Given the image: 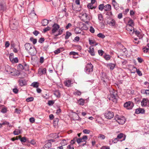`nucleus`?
I'll list each match as a JSON object with an SVG mask.
<instances>
[{"label": "nucleus", "instance_id": "obj_1", "mask_svg": "<svg viewBox=\"0 0 149 149\" xmlns=\"http://www.w3.org/2000/svg\"><path fill=\"white\" fill-rule=\"evenodd\" d=\"M60 26L56 24H54L52 26L51 34L53 35L55 37L62 34L63 29H60Z\"/></svg>", "mask_w": 149, "mask_h": 149}, {"label": "nucleus", "instance_id": "obj_2", "mask_svg": "<svg viewBox=\"0 0 149 149\" xmlns=\"http://www.w3.org/2000/svg\"><path fill=\"white\" fill-rule=\"evenodd\" d=\"M25 49L27 51L29 52V54L32 55H34L36 53L35 48L33 49L30 44L26 43L25 45Z\"/></svg>", "mask_w": 149, "mask_h": 149}, {"label": "nucleus", "instance_id": "obj_3", "mask_svg": "<svg viewBox=\"0 0 149 149\" xmlns=\"http://www.w3.org/2000/svg\"><path fill=\"white\" fill-rule=\"evenodd\" d=\"M116 96V92L113 91V92H112V93H111L110 95L108 96L107 97L109 100L112 101L114 103H116L117 101Z\"/></svg>", "mask_w": 149, "mask_h": 149}, {"label": "nucleus", "instance_id": "obj_4", "mask_svg": "<svg viewBox=\"0 0 149 149\" xmlns=\"http://www.w3.org/2000/svg\"><path fill=\"white\" fill-rule=\"evenodd\" d=\"M115 120L120 124H123L125 122V119L123 116L116 115L115 116Z\"/></svg>", "mask_w": 149, "mask_h": 149}, {"label": "nucleus", "instance_id": "obj_5", "mask_svg": "<svg viewBox=\"0 0 149 149\" xmlns=\"http://www.w3.org/2000/svg\"><path fill=\"white\" fill-rule=\"evenodd\" d=\"M93 65L91 63H89L87 64L85 68V70L87 74H89L93 71Z\"/></svg>", "mask_w": 149, "mask_h": 149}, {"label": "nucleus", "instance_id": "obj_6", "mask_svg": "<svg viewBox=\"0 0 149 149\" xmlns=\"http://www.w3.org/2000/svg\"><path fill=\"white\" fill-rule=\"evenodd\" d=\"M9 69L8 70L6 69V71L8 73V74H10L11 75L15 76L18 75H19L18 73H17V70L13 68H10L9 67Z\"/></svg>", "mask_w": 149, "mask_h": 149}, {"label": "nucleus", "instance_id": "obj_7", "mask_svg": "<svg viewBox=\"0 0 149 149\" xmlns=\"http://www.w3.org/2000/svg\"><path fill=\"white\" fill-rule=\"evenodd\" d=\"M134 106V104L132 102L129 101L125 102L124 105V107L128 109H131Z\"/></svg>", "mask_w": 149, "mask_h": 149}, {"label": "nucleus", "instance_id": "obj_8", "mask_svg": "<svg viewBox=\"0 0 149 149\" xmlns=\"http://www.w3.org/2000/svg\"><path fill=\"white\" fill-rule=\"evenodd\" d=\"M87 136H84L82 138H80L78 139H77V141L78 143H79L82 142H85V143H84L82 144V146H84L86 143V140H87Z\"/></svg>", "mask_w": 149, "mask_h": 149}, {"label": "nucleus", "instance_id": "obj_9", "mask_svg": "<svg viewBox=\"0 0 149 149\" xmlns=\"http://www.w3.org/2000/svg\"><path fill=\"white\" fill-rule=\"evenodd\" d=\"M126 28L127 30L130 32V34L132 35L134 33V29L133 27L130 25H127L126 26Z\"/></svg>", "mask_w": 149, "mask_h": 149}, {"label": "nucleus", "instance_id": "obj_10", "mask_svg": "<svg viewBox=\"0 0 149 149\" xmlns=\"http://www.w3.org/2000/svg\"><path fill=\"white\" fill-rule=\"evenodd\" d=\"M114 116L113 113L110 111H107L106 112L104 116L105 117L108 119H110L112 118Z\"/></svg>", "mask_w": 149, "mask_h": 149}, {"label": "nucleus", "instance_id": "obj_11", "mask_svg": "<svg viewBox=\"0 0 149 149\" xmlns=\"http://www.w3.org/2000/svg\"><path fill=\"white\" fill-rule=\"evenodd\" d=\"M148 102V100L147 99L143 98L141 102V105L142 106H146Z\"/></svg>", "mask_w": 149, "mask_h": 149}, {"label": "nucleus", "instance_id": "obj_12", "mask_svg": "<svg viewBox=\"0 0 149 149\" xmlns=\"http://www.w3.org/2000/svg\"><path fill=\"white\" fill-rule=\"evenodd\" d=\"M145 110L141 108L137 109L136 110L135 113L136 114H139L140 113H143L145 112Z\"/></svg>", "mask_w": 149, "mask_h": 149}, {"label": "nucleus", "instance_id": "obj_13", "mask_svg": "<svg viewBox=\"0 0 149 149\" xmlns=\"http://www.w3.org/2000/svg\"><path fill=\"white\" fill-rule=\"evenodd\" d=\"M72 84L73 83L72 82V81L70 80H66L64 82L65 86L68 87L71 86Z\"/></svg>", "mask_w": 149, "mask_h": 149}, {"label": "nucleus", "instance_id": "obj_14", "mask_svg": "<svg viewBox=\"0 0 149 149\" xmlns=\"http://www.w3.org/2000/svg\"><path fill=\"white\" fill-rule=\"evenodd\" d=\"M81 16L83 20L84 21H86L88 19V15L86 13H82L81 14Z\"/></svg>", "mask_w": 149, "mask_h": 149}, {"label": "nucleus", "instance_id": "obj_15", "mask_svg": "<svg viewBox=\"0 0 149 149\" xmlns=\"http://www.w3.org/2000/svg\"><path fill=\"white\" fill-rule=\"evenodd\" d=\"M107 23L110 25L113 26L115 24V21L113 19H110L109 20L107 21Z\"/></svg>", "mask_w": 149, "mask_h": 149}, {"label": "nucleus", "instance_id": "obj_16", "mask_svg": "<svg viewBox=\"0 0 149 149\" xmlns=\"http://www.w3.org/2000/svg\"><path fill=\"white\" fill-rule=\"evenodd\" d=\"M38 74L40 75H42L46 73V69L45 68H44L42 69H39Z\"/></svg>", "mask_w": 149, "mask_h": 149}, {"label": "nucleus", "instance_id": "obj_17", "mask_svg": "<svg viewBox=\"0 0 149 149\" xmlns=\"http://www.w3.org/2000/svg\"><path fill=\"white\" fill-rule=\"evenodd\" d=\"M111 6L109 4H107L104 6L103 5V9L105 11L109 10L111 9Z\"/></svg>", "mask_w": 149, "mask_h": 149}, {"label": "nucleus", "instance_id": "obj_18", "mask_svg": "<svg viewBox=\"0 0 149 149\" xmlns=\"http://www.w3.org/2000/svg\"><path fill=\"white\" fill-rule=\"evenodd\" d=\"M107 67L109 68L111 70L113 69L115 66V65L112 63H109L107 64Z\"/></svg>", "mask_w": 149, "mask_h": 149}, {"label": "nucleus", "instance_id": "obj_19", "mask_svg": "<svg viewBox=\"0 0 149 149\" xmlns=\"http://www.w3.org/2000/svg\"><path fill=\"white\" fill-rule=\"evenodd\" d=\"M88 52L92 56H93L95 55L94 48L92 47H90Z\"/></svg>", "mask_w": 149, "mask_h": 149}, {"label": "nucleus", "instance_id": "obj_20", "mask_svg": "<svg viewBox=\"0 0 149 149\" xmlns=\"http://www.w3.org/2000/svg\"><path fill=\"white\" fill-rule=\"evenodd\" d=\"M51 145V143L50 142H48L45 145L44 148L45 149H50Z\"/></svg>", "mask_w": 149, "mask_h": 149}, {"label": "nucleus", "instance_id": "obj_21", "mask_svg": "<svg viewBox=\"0 0 149 149\" xmlns=\"http://www.w3.org/2000/svg\"><path fill=\"white\" fill-rule=\"evenodd\" d=\"M49 23L48 20L46 19H44L42 20L41 23L43 26H46Z\"/></svg>", "mask_w": 149, "mask_h": 149}, {"label": "nucleus", "instance_id": "obj_22", "mask_svg": "<svg viewBox=\"0 0 149 149\" xmlns=\"http://www.w3.org/2000/svg\"><path fill=\"white\" fill-rule=\"evenodd\" d=\"M120 52L123 53V54H121L123 56H126L127 55L126 49L124 47H123V49L120 50Z\"/></svg>", "mask_w": 149, "mask_h": 149}, {"label": "nucleus", "instance_id": "obj_23", "mask_svg": "<svg viewBox=\"0 0 149 149\" xmlns=\"http://www.w3.org/2000/svg\"><path fill=\"white\" fill-rule=\"evenodd\" d=\"M68 143V141L66 140L65 139H64L61 141L60 144L62 146H64L67 145Z\"/></svg>", "mask_w": 149, "mask_h": 149}, {"label": "nucleus", "instance_id": "obj_24", "mask_svg": "<svg viewBox=\"0 0 149 149\" xmlns=\"http://www.w3.org/2000/svg\"><path fill=\"white\" fill-rule=\"evenodd\" d=\"M93 4L91 3H89L87 5L88 8L90 9H95L96 6H93Z\"/></svg>", "mask_w": 149, "mask_h": 149}, {"label": "nucleus", "instance_id": "obj_25", "mask_svg": "<svg viewBox=\"0 0 149 149\" xmlns=\"http://www.w3.org/2000/svg\"><path fill=\"white\" fill-rule=\"evenodd\" d=\"M136 35L138 36L139 39L142 38V36L140 32L137 31H135L134 30V33Z\"/></svg>", "mask_w": 149, "mask_h": 149}, {"label": "nucleus", "instance_id": "obj_26", "mask_svg": "<svg viewBox=\"0 0 149 149\" xmlns=\"http://www.w3.org/2000/svg\"><path fill=\"white\" fill-rule=\"evenodd\" d=\"M89 44L91 45H96V42L93 39H91L90 38L89 39Z\"/></svg>", "mask_w": 149, "mask_h": 149}, {"label": "nucleus", "instance_id": "obj_27", "mask_svg": "<svg viewBox=\"0 0 149 149\" xmlns=\"http://www.w3.org/2000/svg\"><path fill=\"white\" fill-rule=\"evenodd\" d=\"M31 86L37 88L39 86V83L37 82H34L31 84Z\"/></svg>", "mask_w": 149, "mask_h": 149}, {"label": "nucleus", "instance_id": "obj_28", "mask_svg": "<svg viewBox=\"0 0 149 149\" xmlns=\"http://www.w3.org/2000/svg\"><path fill=\"white\" fill-rule=\"evenodd\" d=\"M19 84L20 86H23L26 84L25 81L22 79H20L19 81Z\"/></svg>", "mask_w": 149, "mask_h": 149}, {"label": "nucleus", "instance_id": "obj_29", "mask_svg": "<svg viewBox=\"0 0 149 149\" xmlns=\"http://www.w3.org/2000/svg\"><path fill=\"white\" fill-rule=\"evenodd\" d=\"M6 9V5L5 4L1 3L0 4V9L3 10H5Z\"/></svg>", "mask_w": 149, "mask_h": 149}, {"label": "nucleus", "instance_id": "obj_30", "mask_svg": "<svg viewBox=\"0 0 149 149\" xmlns=\"http://www.w3.org/2000/svg\"><path fill=\"white\" fill-rule=\"evenodd\" d=\"M84 100L82 98L80 99L78 101V103L81 105H83L84 104Z\"/></svg>", "mask_w": 149, "mask_h": 149}, {"label": "nucleus", "instance_id": "obj_31", "mask_svg": "<svg viewBox=\"0 0 149 149\" xmlns=\"http://www.w3.org/2000/svg\"><path fill=\"white\" fill-rule=\"evenodd\" d=\"M58 134L57 133H54L50 134V136L52 137L54 139H56L58 137Z\"/></svg>", "mask_w": 149, "mask_h": 149}, {"label": "nucleus", "instance_id": "obj_32", "mask_svg": "<svg viewBox=\"0 0 149 149\" xmlns=\"http://www.w3.org/2000/svg\"><path fill=\"white\" fill-rule=\"evenodd\" d=\"M104 58L107 61L109 60L111 58V56L109 55L105 54L104 56Z\"/></svg>", "mask_w": 149, "mask_h": 149}, {"label": "nucleus", "instance_id": "obj_33", "mask_svg": "<svg viewBox=\"0 0 149 149\" xmlns=\"http://www.w3.org/2000/svg\"><path fill=\"white\" fill-rule=\"evenodd\" d=\"M71 33L68 31H67L66 33V35L65 37L66 39H68L69 37L71 35Z\"/></svg>", "mask_w": 149, "mask_h": 149}, {"label": "nucleus", "instance_id": "obj_34", "mask_svg": "<svg viewBox=\"0 0 149 149\" xmlns=\"http://www.w3.org/2000/svg\"><path fill=\"white\" fill-rule=\"evenodd\" d=\"M21 133L20 130L16 129L13 132V134L15 135H18Z\"/></svg>", "mask_w": 149, "mask_h": 149}, {"label": "nucleus", "instance_id": "obj_35", "mask_svg": "<svg viewBox=\"0 0 149 149\" xmlns=\"http://www.w3.org/2000/svg\"><path fill=\"white\" fill-rule=\"evenodd\" d=\"M19 139H20V141L22 142H25L26 141V139L24 137L21 138V136H18Z\"/></svg>", "mask_w": 149, "mask_h": 149}, {"label": "nucleus", "instance_id": "obj_36", "mask_svg": "<svg viewBox=\"0 0 149 149\" xmlns=\"http://www.w3.org/2000/svg\"><path fill=\"white\" fill-rule=\"evenodd\" d=\"M14 54L13 53H11L9 56V58L10 61L12 62L14 59Z\"/></svg>", "mask_w": 149, "mask_h": 149}, {"label": "nucleus", "instance_id": "obj_37", "mask_svg": "<svg viewBox=\"0 0 149 149\" xmlns=\"http://www.w3.org/2000/svg\"><path fill=\"white\" fill-rule=\"evenodd\" d=\"M30 40L33 42L34 45L36 44L37 42V40L36 39H34L33 38H31Z\"/></svg>", "mask_w": 149, "mask_h": 149}, {"label": "nucleus", "instance_id": "obj_38", "mask_svg": "<svg viewBox=\"0 0 149 149\" xmlns=\"http://www.w3.org/2000/svg\"><path fill=\"white\" fill-rule=\"evenodd\" d=\"M74 94L77 95H80L81 94V93L79 91L77 90H76V91L74 92Z\"/></svg>", "mask_w": 149, "mask_h": 149}, {"label": "nucleus", "instance_id": "obj_39", "mask_svg": "<svg viewBox=\"0 0 149 149\" xmlns=\"http://www.w3.org/2000/svg\"><path fill=\"white\" fill-rule=\"evenodd\" d=\"M127 25H130V26H133L134 25L133 21L131 19L128 22V24Z\"/></svg>", "mask_w": 149, "mask_h": 149}, {"label": "nucleus", "instance_id": "obj_40", "mask_svg": "<svg viewBox=\"0 0 149 149\" xmlns=\"http://www.w3.org/2000/svg\"><path fill=\"white\" fill-rule=\"evenodd\" d=\"M34 100V98L32 97H31L29 98H28L26 100V101L27 102H31L33 101Z\"/></svg>", "mask_w": 149, "mask_h": 149}, {"label": "nucleus", "instance_id": "obj_41", "mask_svg": "<svg viewBox=\"0 0 149 149\" xmlns=\"http://www.w3.org/2000/svg\"><path fill=\"white\" fill-rule=\"evenodd\" d=\"M137 69V68L134 66H133L132 67V73H135L136 72Z\"/></svg>", "mask_w": 149, "mask_h": 149}, {"label": "nucleus", "instance_id": "obj_42", "mask_svg": "<svg viewBox=\"0 0 149 149\" xmlns=\"http://www.w3.org/2000/svg\"><path fill=\"white\" fill-rule=\"evenodd\" d=\"M62 48H59L57 50H55L54 51V53L56 54H57L58 53H59L61 52V49H62Z\"/></svg>", "mask_w": 149, "mask_h": 149}, {"label": "nucleus", "instance_id": "obj_43", "mask_svg": "<svg viewBox=\"0 0 149 149\" xmlns=\"http://www.w3.org/2000/svg\"><path fill=\"white\" fill-rule=\"evenodd\" d=\"M69 54L70 55H72L73 56H76V55L78 56V53L74 52H72L70 53Z\"/></svg>", "mask_w": 149, "mask_h": 149}, {"label": "nucleus", "instance_id": "obj_44", "mask_svg": "<svg viewBox=\"0 0 149 149\" xmlns=\"http://www.w3.org/2000/svg\"><path fill=\"white\" fill-rule=\"evenodd\" d=\"M2 125H8L9 127H10L12 126L11 125H10L9 123H8L6 121H5V122H4L3 123H2Z\"/></svg>", "mask_w": 149, "mask_h": 149}, {"label": "nucleus", "instance_id": "obj_45", "mask_svg": "<svg viewBox=\"0 0 149 149\" xmlns=\"http://www.w3.org/2000/svg\"><path fill=\"white\" fill-rule=\"evenodd\" d=\"M98 18L99 20L100 21H101V22H101L102 21V15L101 14H99L98 15Z\"/></svg>", "mask_w": 149, "mask_h": 149}, {"label": "nucleus", "instance_id": "obj_46", "mask_svg": "<svg viewBox=\"0 0 149 149\" xmlns=\"http://www.w3.org/2000/svg\"><path fill=\"white\" fill-rule=\"evenodd\" d=\"M143 52L145 53H146L149 51V49L146 47L143 48Z\"/></svg>", "mask_w": 149, "mask_h": 149}, {"label": "nucleus", "instance_id": "obj_47", "mask_svg": "<svg viewBox=\"0 0 149 149\" xmlns=\"http://www.w3.org/2000/svg\"><path fill=\"white\" fill-rule=\"evenodd\" d=\"M106 15H107V17L108 18L111 17L112 16V14L111 12H107L106 14Z\"/></svg>", "mask_w": 149, "mask_h": 149}, {"label": "nucleus", "instance_id": "obj_48", "mask_svg": "<svg viewBox=\"0 0 149 149\" xmlns=\"http://www.w3.org/2000/svg\"><path fill=\"white\" fill-rule=\"evenodd\" d=\"M17 68L19 70H22L24 69L23 66L21 64L18 65Z\"/></svg>", "mask_w": 149, "mask_h": 149}, {"label": "nucleus", "instance_id": "obj_49", "mask_svg": "<svg viewBox=\"0 0 149 149\" xmlns=\"http://www.w3.org/2000/svg\"><path fill=\"white\" fill-rule=\"evenodd\" d=\"M54 95L57 97H59L60 96V94L58 92H56L54 93Z\"/></svg>", "mask_w": 149, "mask_h": 149}, {"label": "nucleus", "instance_id": "obj_50", "mask_svg": "<svg viewBox=\"0 0 149 149\" xmlns=\"http://www.w3.org/2000/svg\"><path fill=\"white\" fill-rule=\"evenodd\" d=\"M18 60L17 58L16 57L14 58L12 62L13 63H17L18 62Z\"/></svg>", "mask_w": 149, "mask_h": 149}, {"label": "nucleus", "instance_id": "obj_51", "mask_svg": "<svg viewBox=\"0 0 149 149\" xmlns=\"http://www.w3.org/2000/svg\"><path fill=\"white\" fill-rule=\"evenodd\" d=\"M77 137H76L74 138L73 140H72L70 142L71 143V144H72V145L74 144L75 143V141L77 140Z\"/></svg>", "mask_w": 149, "mask_h": 149}, {"label": "nucleus", "instance_id": "obj_52", "mask_svg": "<svg viewBox=\"0 0 149 149\" xmlns=\"http://www.w3.org/2000/svg\"><path fill=\"white\" fill-rule=\"evenodd\" d=\"M83 132L85 134H89L90 132V131L86 129H84L83 130Z\"/></svg>", "mask_w": 149, "mask_h": 149}, {"label": "nucleus", "instance_id": "obj_53", "mask_svg": "<svg viewBox=\"0 0 149 149\" xmlns=\"http://www.w3.org/2000/svg\"><path fill=\"white\" fill-rule=\"evenodd\" d=\"M54 103V102L52 100H49L48 102V104L49 106L52 105Z\"/></svg>", "mask_w": 149, "mask_h": 149}, {"label": "nucleus", "instance_id": "obj_54", "mask_svg": "<svg viewBox=\"0 0 149 149\" xmlns=\"http://www.w3.org/2000/svg\"><path fill=\"white\" fill-rule=\"evenodd\" d=\"M123 134L122 133H120L119 135H118L117 136V137L118 139H120L122 138L123 136Z\"/></svg>", "mask_w": 149, "mask_h": 149}, {"label": "nucleus", "instance_id": "obj_55", "mask_svg": "<svg viewBox=\"0 0 149 149\" xmlns=\"http://www.w3.org/2000/svg\"><path fill=\"white\" fill-rule=\"evenodd\" d=\"M51 28L50 27H47L45 28L44 29L43 31L45 32L46 31L49 30Z\"/></svg>", "mask_w": 149, "mask_h": 149}, {"label": "nucleus", "instance_id": "obj_56", "mask_svg": "<svg viewBox=\"0 0 149 149\" xmlns=\"http://www.w3.org/2000/svg\"><path fill=\"white\" fill-rule=\"evenodd\" d=\"M67 148L68 149H74V147L72 145H68L67 146Z\"/></svg>", "mask_w": 149, "mask_h": 149}, {"label": "nucleus", "instance_id": "obj_57", "mask_svg": "<svg viewBox=\"0 0 149 149\" xmlns=\"http://www.w3.org/2000/svg\"><path fill=\"white\" fill-rule=\"evenodd\" d=\"M29 121L31 123H33L35 122V119L33 117H31L30 118Z\"/></svg>", "mask_w": 149, "mask_h": 149}, {"label": "nucleus", "instance_id": "obj_58", "mask_svg": "<svg viewBox=\"0 0 149 149\" xmlns=\"http://www.w3.org/2000/svg\"><path fill=\"white\" fill-rule=\"evenodd\" d=\"M90 31L92 33H94L95 32V30L94 29L92 26L90 27Z\"/></svg>", "mask_w": 149, "mask_h": 149}, {"label": "nucleus", "instance_id": "obj_59", "mask_svg": "<svg viewBox=\"0 0 149 149\" xmlns=\"http://www.w3.org/2000/svg\"><path fill=\"white\" fill-rule=\"evenodd\" d=\"M118 141V139L117 137L115 139H114L112 140V142L113 143H116Z\"/></svg>", "mask_w": 149, "mask_h": 149}, {"label": "nucleus", "instance_id": "obj_60", "mask_svg": "<svg viewBox=\"0 0 149 149\" xmlns=\"http://www.w3.org/2000/svg\"><path fill=\"white\" fill-rule=\"evenodd\" d=\"M44 41V39L43 38H40L38 40V42L40 43H42Z\"/></svg>", "mask_w": 149, "mask_h": 149}, {"label": "nucleus", "instance_id": "obj_61", "mask_svg": "<svg viewBox=\"0 0 149 149\" xmlns=\"http://www.w3.org/2000/svg\"><path fill=\"white\" fill-rule=\"evenodd\" d=\"M10 45V43L8 41H6L5 43V46L6 47H8Z\"/></svg>", "mask_w": 149, "mask_h": 149}, {"label": "nucleus", "instance_id": "obj_62", "mask_svg": "<svg viewBox=\"0 0 149 149\" xmlns=\"http://www.w3.org/2000/svg\"><path fill=\"white\" fill-rule=\"evenodd\" d=\"M61 110L59 108L58 109L56 110V113L58 115L61 112Z\"/></svg>", "mask_w": 149, "mask_h": 149}, {"label": "nucleus", "instance_id": "obj_63", "mask_svg": "<svg viewBox=\"0 0 149 149\" xmlns=\"http://www.w3.org/2000/svg\"><path fill=\"white\" fill-rule=\"evenodd\" d=\"M13 91L14 93L16 94L18 93V90L17 88H14L13 89Z\"/></svg>", "mask_w": 149, "mask_h": 149}, {"label": "nucleus", "instance_id": "obj_64", "mask_svg": "<svg viewBox=\"0 0 149 149\" xmlns=\"http://www.w3.org/2000/svg\"><path fill=\"white\" fill-rule=\"evenodd\" d=\"M44 58L43 57H41L40 58V63H43L44 62Z\"/></svg>", "mask_w": 149, "mask_h": 149}]
</instances>
